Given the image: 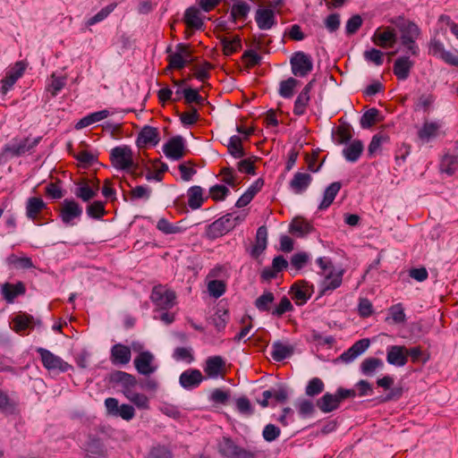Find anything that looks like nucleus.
Masks as SVG:
<instances>
[{
    "mask_svg": "<svg viewBox=\"0 0 458 458\" xmlns=\"http://www.w3.org/2000/svg\"><path fill=\"white\" fill-rule=\"evenodd\" d=\"M400 32V43L406 54L417 56L420 54V47L417 39L420 35V30L416 23L411 21L403 20L397 25Z\"/></svg>",
    "mask_w": 458,
    "mask_h": 458,
    "instance_id": "nucleus-1",
    "label": "nucleus"
},
{
    "mask_svg": "<svg viewBox=\"0 0 458 458\" xmlns=\"http://www.w3.org/2000/svg\"><path fill=\"white\" fill-rule=\"evenodd\" d=\"M316 262L325 276L322 282V293L338 288L343 281L344 270L335 269L329 258L320 257Z\"/></svg>",
    "mask_w": 458,
    "mask_h": 458,
    "instance_id": "nucleus-2",
    "label": "nucleus"
},
{
    "mask_svg": "<svg viewBox=\"0 0 458 458\" xmlns=\"http://www.w3.org/2000/svg\"><path fill=\"white\" fill-rule=\"evenodd\" d=\"M244 218V215H236L233 213L223 216L208 226L206 231L208 238L214 240L225 235L241 224Z\"/></svg>",
    "mask_w": 458,
    "mask_h": 458,
    "instance_id": "nucleus-3",
    "label": "nucleus"
},
{
    "mask_svg": "<svg viewBox=\"0 0 458 458\" xmlns=\"http://www.w3.org/2000/svg\"><path fill=\"white\" fill-rule=\"evenodd\" d=\"M217 448L224 458H257L259 454L256 449L241 447L230 437H223L217 444Z\"/></svg>",
    "mask_w": 458,
    "mask_h": 458,
    "instance_id": "nucleus-4",
    "label": "nucleus"
},
{
    "mask_svg": "<svg viewBox=\"0 0 458 458\" xmlns=\"http://www.w3.org/2000/svg\"><path fill=\"white\" fill-rule=\"evenodd\" d=\"M112 165L120 171H129L135 165L133 152L131 147L122 145L114 147L110 151Z\"/></svg>",
    "mask_w": 458,
    "mask_h": 458,
    "instance_id": "nucleus-5",
    "label": "nucleus"
},
{
    "mask_svg": "<svg viewBox=\"0 0 458 458\" xmlns=\"http://www.w3.org/2000/svg\"><path fill=\"white\" fill-rule=\"evenodd\" d=\"M37 352L40 355V360L44 368L48 371L64 373L73 369L72 365L64 361L61 357L54 354L46 348L38 347L37 349Z\"/></svg>",
    "mask_w": 458,
    "mask_h": 458,
    "instance_id": "nucleus-6",
    "label": "nucleus"
},
{
    "mask_svg": "<svg viewBox=\"0 0 458 458\" xmlns=\"http://www.w3.org/2000/svg\"><path fill=\"white\" fill-rule=\"evenodd\" d=\"M82 207L74 199H64L59 209V216L66 226H73L76 221L80 220L82 216Z\"/></svg>",
    "mask_w": 458,
    "mask_h": 458,
    "instance_id": "nucleus-7",
    "label": "nucleus"
},
{
    "mask_svg": "<svg viewBox=\"0 0 458 458\" xmlns=\"http://www.w3.org/2000/svg\"><path fill=\"white\" fill-rule=\"evenodd\" d=\"M152 301L161 310H170L176 304V293L165 285H157L153 288L151 296Z\"/></svg>",
    "mask_w": 458,
    "mask_h": 458,
    "instance_id": "nucleus-8",
    "label": "nucleus"
},
{
    "mask_svg": "<svg viewBox=\"0 0 458 458\" xmlns=\"http://www.w3.org/2000/svg\"><path fill=\"white\" fill-rule=\"evenodd\" d=\"M292 72L297 77H305L313 70V62L310 55L299 51L290 60Z\"/></svg>",
    "mask_w": 458,
    "mask_h": 458,
    "instance_id": "nucleus-9",
    "label": "nucleus"
},
{
    "mask_svg": "<svg viewBox=\"0 0 458 458\" xmlns=\"http://www.w3.org/2000/svg\"><path fill=\"white\" fill-rule=\"evenodd\" d=\"M397 33L391 26L377 28L372 38V42L382 48L393 47L397 42Z\"/></svg>",
    "mask_w": 458,
    "mask_h": 458,
    "instance_id": "nucleus-10",
    "label": "nucleus"
},
{
    "mask_svg": "<svg viewBox=\"0 0 458 458\" xmlns=\"http://www.w3.org/2000/svg\"><path fill=\"white\" fill-rule=\"evenodd\" d=\"M155 360L154 354L149 351H143L134 358L133 364L135 369L140 375L149 377L157 369V365L153 364Z\"/></svg>",
    "mask_w": 458,
    "mask_h": 458,
    "instance_id": "nucleus-11",
    "label": "nucleus"
},
{
    "mask_svg": "<svg viewBox=\"0 0 458 458\" xmlns=\"http://www.w3.org/2000/svg\"><path fill=\"white\" fill-rule=\"evenodd\" d=\"M188 322L195 330L205 335H213V329L211 327H213L216 333H221L225 330L227 324V320H225L224 317H207L205 325L196 323L191 318H190Z\"/></svg>",
    "mask_w": 458,
    "mask_h": 458,
    "instance_id": "nucleus-12",
    "label": "nucleus"
},
{
    "mask_svg": "<svg viewBox=\"0 0 458 458\" xmlns=\"http://www.w3.org/2000/svg\"><path fill=\"white\" fill-rule=\"evenodd\" d=\"M82 449L89 458H104L106 454V448L103 439L97 434H89Z\"/></svg>",
    "mask_w": 458,
    "mask_h": 458,
    "instance_id": "nucleus-13",
    "label": "nucleus"
},
{
    "mask_svg": "<svg viewBox=\"0 0 458 458\" xmlns=\"http://www.w3.org/2000/svg\"><path fill=\"white\" fill-rule=\"evenodd\" d=\"M429 54L443 60L447 64L458 67V55L446 50L444 44L437 38L430 40Z\"/></svg>",
    "mask_w": 458,
    "mask_h": 458,
    "instance_id": "nucleus-14",
    "label": "nucleus"
},
{
    "mask_svg": "<svg viewBox=\"0 0 458 458\" xmlns=\"http://www.w3.org/2000/svg\"><path fill=\"white\" fill-rule=\"evenodd\" d=\"M370 345L369 338H362L356 341L350 348L344 351L335 361H342L344 363H351L360 355L364 353Z\"/></svg>",
    "mask_w": 458,
    "mask_h": 458,
    "instance_id": "nucleus-15",
    "label": "nucleus"
},
{
    "mask_svg": "<svg viewBox=\"0 0 458 458\" xmlns=\"http://www.w3.org/2000/svg\"><path fill=\"white\" fill-rule=\"evenodd\" d=\"M205 377L198 369H188L181 373L179 377L180 386L188 391H191L199 386Z\"/></svg>",
    "mask_w": 458,
    "mask_h": 458,
    "instance_id": "nucleus-16",
    "label": "nucleus"
},
{
    "mask_svg": "<svg viewBox=\"0 0 458 458\" xmlns=\"http://www.w3.org/2000/svg\"><path fill=\"white\" fill-rule=\"evenodd\" d=\"M108 381L111 384H118L123 387V394L124 392H132L131 389L138 385V380L135 376L122 370H114L108 375Z\"/></svg>",
    "mask_w": 458,
    "mask_h": 458,
    "instance_id": "nucleus-17",
    "label": "nucleus"
},
{
    "mask_svg": "<svg viewBox=\"0 0 458 458\" xmlns=\"http://www.w3.org/2000/svg\"><path fill=\"white\" fill-rule=\"evenodd\" d=\"M386 361L395 367H403L408 361L407 348L404 345H388L386 347Z\"/></svg>",
    "mask_w": 458,
    "mask_h": 458,
    "instance_id": "nucleus-18",
    "label": "nucleus"
},
{
    "mask_svg": "<svg viewBox=\"0 0 458 458\" xmlns=\"http://www.w3.org/2000/svg\"><path fill=\"white\" fill-rule=\"evenodd\" d=\"M442 123L438 121H426L418 131V137L422 143H428L439 136Z\"/></svg>",
    "mask_w": 458,
    "mask_h": 458,
    "instance_id": "nucleus-19",
    "label": "nucleus"
},
{
    "mask_svg": "<svg viewBox=\"0 0 458 458\" xmlns=\"http://www.w3.org/2000/svg\"><path fill=\"white\" fill-rule=\"evenodd\" d=\"M165 155L172 160H179L184 154L183 140L181 136L172 138L163 147Z\"/></svg>",
    "mask_w": 458,
    "mask_h": 458,
    "instance_id": "nucleus-20",
    "label": "nucleus"
},
{
    "mask_svg": "<svg viewBox=\"0 0 458 458\" xmlns=\"http://www.w3.org/2000/svg\"><path fill=\"white\" fill-rule=\"evenodd\" d=\"M414 62L408 55L399 56L395 59L393 66V72L399 81H405L409 78Z\"/></svg>",
    "mask_w": 458,
    "mask_h": 458,
    "instance_id": "nucleus-21",
    "label": "nucleus"
},
{
    "mask_svg": "<svg viewBox=\"0 0 458 458\" xmlns=\"http://www.w3.org/2000/svg\"><path fill=\"white\" fill-rule=\"evenodd\" d=\"M341 403H342L336 392L334 394L327 392L316 401L317 408L324 413H329L336 411L340 407Z\"/></svg>",
    "mask_w": 458,
    "mask_h": 458,
    "instance_id": "nucleus-22",
    "label": "nucleus"
},
{
    "mask_svg": "<svg viewBox=\"0 0 458 458\" xmlns=\"http://www.w3.org/2000/svg\"><path fill=\"white\" fill-rule=\"evenodd\" d=\"M312 182L309 173L297 172L289 182L290 190L295 194H302L307 191Z\"/></svg>",
    "mask_w": 458,
    "mask_h": 458,
    "instance_id": "nucleus-23",
    "label": "nucleus"
},
{
    "mask_svg": "<svg viewBox=\"0 0 458 458\" xmlns=\"http://www.w3.org/2000/svg\"><path fill=\"white\" fill-rule=\"evenodd\" d=\"M47 208V203L39 197H30L27 199L25 209L28 219L36 223L41 212Z\"/></svg>",
    "mask_w": 458,
    "mask_h": 458,
    "instance_id": "nucleus-24",
    "label": "nucleus"
},
{
    "mask_svg": "<svg viewBox=\"0 0 458 458\" xmlns=\"http://www.w3.org/2000/svg\"><path fill=\"white\" fill-rule=\"evenodd\" d=\"M40 140V137H38L33 140L26 138L21 141H15L9 144L5 148V151L10 152L14 156H21L25 154L26 152L30 151L33 148H35L39 143Z\"/></svg>",
    "mask_w": 458,
    "mask_h": 458,
    "instance_id": "nucleus-25",
    "label": "nucleus"
},
{
    "mask_svg": "<svg viewBox=\"0 0 458 458\" xmlns=\"http://www.w3.org/2000/svg\"><path fill=\"white\" fill-rule=\"evenodd\" d=\"M131 352L130 347L116 344L111 348L110 360L114 365H126L130 362Z\"/></svg>",
    "mask_w": 458,
    "mask_h": 458,
    "instance_id": "nucleus-26",
    "label": "nucleus"
},
{
    "mask_svg": "<svg viewBox=\"0 0 458 458\" xmlns=\"http://www.w3.org/2000/svg\"><path fill=\"white\" fill-rule=\"evenodd\" d=\"M312 292V286L309 285L307 283H295L291 287L290 291L292 298L297 305L306 303L310 298Z\"/></svg>",
    "mask_w": 458,
    "mask_h": 458,
    "instance_id": "nucleus-27",
    "label": "nucleus"
},
{
    "mask_svg": "<svg viewBox=\"0 0 458 458\" xmlns=\"http://www.w3.org/2000/svg\"><path fill=\"white\" fill-rule=\"evenodd\" d=\"M255 21L259 29L270 30L276 23L275 12L268 8H259L255 14Z\"/></svg>",
    "mask_w": 458,
    "mask_h": 458,
    "instance_id": "nucleus-28",
    "label": "nucleus"
},
{
    "mask_svg": "<svg viewBox=\"0 0 458 458\" xmlns=\"http://www.w3.org/2000/svg\"><path fill=\"white\" fill-rule=\"evenodd\" d=\"M385 321L388 325L402 326V332L407 331L410 335L418 336L422 331L421 325L419 322L408 324L406 322V317H386Z\"/></svg>",
    "mask_w": 458,
    "mask_h": 458,
    "instance_id": "nucleus-29",
    "label": "nucleus"
},
{
    "mask_svg": "<svg viewBox=\"0 0 458 458\" xmlns=\"http://www.w3.org/2000/svg\"><path fill=\"white\" fill-rule=\"evenodd\" d=\"M250 9V5L247 2L242 0L236 1L231 6L229 20L233 23L244 21L247 20Z\"/></svg>",
    "mask_w": 458,
    "mask_h": 458,
    "instance_id": "nucleus-30",
    "label": "nucleus"
},
{
    "mask_svg": "<svg viewBox=\"0 0 458 458\" xmlns=\"http://www.w3.org/2000/svg\"><path fill=\"white\" fill-rule=\"evenodd\" d=\"M225 360L219 356H210L206 360L204 371L210 378H216L225 368Z\"/></svg>",
    "mask_w": 458,
    "mask_h": 458,
    "instance_id": "nucleus-31",
    "label": "nucleus"
},
{
    "mask_svg": "<svg viewBox=\"0 0 458 458\" xmlns=\"http://www.w3.org/2000/svg\"><path fill=\"white\" fill-rule=\"evenodd\" d=\"M25 292L26 287L22 282L16 284L4 283L1 287L2 295L8 302H13L16 297L24 294Z\"/></svg>",
    "mask_w": 458,
    "mask_h": 458,
    "instance_id": "nucleus-32",
    "label": "nucleus"
},
{
    "mask_svg": "<svg viewBox=\"0 0 458 458\" xmlns=\"http://www.w3.org/2000/svg\"><path fill=\"white\" fill-rule=\"evenodd\" d=\"M294 352L293 345H286L280 341H276L272 344V351L270 356L275 361L281 362L284 360L290 358Z\"/></svg>",
    "mask_w": 458,
    "mask_h": 458,
    "instance_id": "nucleus-33",
    "label": "nucleus"
},
{
    "mask_svg": "<svg viewBox=\"0 0 458 458\" xmlns=\"http://www.w3.org/2000/svg\"><path fill=\"white\" fill-rule=\"evenodd\" d=\"M341 187L342 184L340 182H334L326 188L323 194V199L318 205L319 210H325L331 206L339 191L341 190Z\"/></svg>",
    "mask_w": 458,
    "mask_h": 458,
    "instance_id": "nucleus-34",
    "label": "nucleus"
},
{
    "mask_svg": "<svg viewBox=\"0 0 458 458\" xmlns=\"http://www.w3.org/2000/svg\"><path fill=\"white\" fill-rule=\"evenodd\" d=\"M363 149L362 141L354 140L343 149V155L348 162L355 163L360 158Z\"/></svg>",
    "mask_w": 458,
    "mask_h": 458,
    "instance_id": "nucleus-35",
    "label": "nucleus"
},
{
    "mask_svg": "<svg viewBox=\"0 0 458 458\" xmlns=\"http://www.w3.org/2000/svg\"><path fill=\"white\" fill-rule=\"evenodd\" d=\"M110 115V112L106 109L98 111L91 113L83 118H81L80 121L77 122L75 124L76 130H81L85 127H88L95 123L100 122L106 118H107Z\"/></svg>",
    "mask_w": 458,
    "mask_h": 458,
    "instance_id": "nucleus-36",
    "label": "nucleus"
},
{
    "mask_svg": "<svg viewBox=\"0 0 458 458\" xmlns=\"http://www.w3.org/2000/svg\"><path fill=\"white\" fill-rule=\"evenodd\" d=\"M34 317H13L9 321L10 327L18 334H25L33 328Z\"/></svg>",
    "mask_w": 458,
    "mask_h": 458,
    "instance_id": "nucleus-37",
    "label": "nucleus"
},
{
    "mask_svg": "<svg viewBox=\"0 0 458 458\" xmlns=\"http://www.w3.org/2000/svg\"><path fill=\"white\" fill-rule=\"evenodd\" d=\"M159 141L158 131L151 126H145L139 134V145H157Z\"/></svg>",
    "mask_w": 458,
    "mask_h": 458,
    "instance_id": "nucleus-38",
    "label": "nucleus"
},
{
    "mask_svg": "<svg viewBox=\"0 0 458 458\" xmlns=\"http://www.w3.org/2000/svg\"><path fill=\"white\" fill-rule=\"evenodd\" d=\"M184 21L188 27L195 30H200L204 23L200 17L199 10L195 6H191L184 13Z\"/></svg>",
    "mask_w": 458,
    "mask_h": 458,
    "instance_id": "nucleus-39",
    "label": "nucleus"
},
{
    "mask_svg": "<svg viewBox=\"0 0 458 458\" xmlns=\"http://www.w3.org/2000/svg\"><path fill=\"white\" fill-rule=\"evenodd\" d=\"M186 45L178 44L176 46V52L168 55L169 67L173 69L181 70L186 64V60L183 55L186 53Z\"/></svg>",
    "mask_w": 458,
    "mask_h": 458,
    "instance_id": "nucleus-40",
    "label": "nucleus"
},
{
    "mask_svg": "<svg viewBox=\"0 0 458 458\" xmlns=\"http://www.w3.org/2000/svg\"><path fill=\"white\" fill-rule=\"evenodd\" d=\"M267 230L266 226H260L257 230L256 242L251 250V255L255 258L259 257L267 248Z\"/></svg>",
    "mask_w": 458,
    "mask_h": 458,
    "instance_id": "nucleus-41",
    "label": "nucleus"
},
{
    "mask_svg": "<svg viewBox=\"0 0 458 458\" xmlns=\"http://www.w3.org/2000/svg\"><path fill=\"white\" fill-rule=\"evenodd\" d=\"M188 205L191 209H198L201 207L203 198V189L200 186H191L188 191Z\"/></svg>",
    "mask_w": 458,
    "mask_h": 458,
    "instance_id": "nucleus-42",
    "label": "nucleus"
},
{
    "mask_svg": "<svg viewBox=\"0 0 458 458\" xmlns=\"http://www.w3.org/2000/svg\"><path fill=\"white\" fill-rule=\"evenodd\" d=\"M383 366L384 363L382 360L379 358L369 357L362 360L360 369L362 375L371 377L375 374L377 369L382 368Z\"/></svg>",
    "mask_w": 458,
    "mask_h": 458,
    "instance_id": "nucleus-43",
    "label": "nucleus"
},
{
    "mask_svg": "<svg viewBox=\"0 0 458 458\" xmlns=\"http://www.w3.org/2000/svg\"><path fill=\"white\" fill-rule=\"evenodd\" d=\"M299 84L300 81L293 77L282 81L279 84L278 94L284 98H291Z\"/></svg>",
    "mask_w": 458,
    "mask_h": 458,
    "instance_id": "nucleus-44",
    "label": "nucleus"
},
{
    "mask_svg": "<svg viewBox=\"0 0 458 458\" xmlns=\"http://www.w3.org/2000/svg\"><path fill=\"white\" fill-rule=\"evenodd\" d=\"M0 411L5 415H14L19 412L17 403L3 391H0Z\"/></svg>",
    "mask_w": 458,
    "mask_h": 458,
    "instance_id": "nucleus-45",
    "label": "nucleus"
},
{
    "mask_svg": "<svg viewBox=\"0 0 458 458\" xmlns=\"http://www.w3.org/2000/svg\"><path fill=\"white\" fill-rule=\"evenodd\" d=\"M66 77L56 76L53 73L47 85V91L51 94L52 97H55L65 86Z\"/></svg>",
    "mask_w": 458,
    "mask_h": 458,
    "instance_id": "nucleus-46",
    "label": "nucleus"
},
{
    "mask_svg": "<svg viewBox=\"0 0 458 458\" xmlns=\"http://www.w3.org/2000/svg\"><path fill=\"white\" fill-rule=\"evenodd\" d=\"M221 44L223 46V52L225 55H231L239 51L242 47V41L238 36H235L233 38L224 37L221 38Z\"/></svg>",
    "mask_w": 458,
    "mask_h": 458,
    "instance_id": "nucleus-47",
    "label": "nucleus"
},
{
    "mask_svg": "<svg viewBox=\"0 0 458 458\" xmlns=\"http://www.w3.org/2000/svg\"><path fill=\"white\" fill-rule=\"evenodd\" d=\"M440 169L443 173L452 175L458 171V157L455 155H445L440 164Z\"/></svg>",
    "mask_w": 458,
    "mask_h": 458,
    "instance_id": "nucleus-48",
    "label": "nucleus"
},
{
    "mask_svg": "<svg viewBox=\"0 0 458 458\" xmlns=\"http://www.w3.org/2000/svg\"><path fill=\"white\" fill-rule=\"evenodd\" d=\"M311 230L312 225L303 219H294L290 225V232L298 237L310 233Z\"/></svg>",
    "mask_w": 458,
    "mask_h": 458,
    "instance_id": "nucleus-49",
    "label": "nucleus"
},
{
    "mask_svg": "<svg viewBox=\"0 0 458 458\" xmlns=\"http://www.w3.org/2000/svg\"><path fill=\"white\" fill-rule=\"evenodd\" d=\"M325 389V384L319 377H312L310 379L305 387L307 396L314 397L321 394Z\"/></svg>",
    "mask_w": 458,
    "mask_h": 458,
    "instance_id": "nucleus-50",
    "label": "nucleus"
},
{
    "mask_svg": "<svg viewBox=\"0 0 458 458\" xmlns=\"http://www.w3.org/2000/svg\"><path fill=\"white\" fill-rule=\"evenodd\" d=\"M227 148L229 153L234 158H241L245 156V151L242 144V139L237 135L230 137L227 144Z\"/></svg>",
    "mask_w": 458,
    "mask_h": 458,
    "instance_id": "nucleus-51",
    "label": "nucleus"
},
{
    "mask_svg": "<svg viewBox=\"0 0 458 458\" xmlns=\"http://www.w3.org/2000/svg\"><path fill=\"white\" fill-rule=\"evenodd\" d=\"M172 357L177 361H185L189 364L194 360L191 347H176L173 352Z\"/></svg>",
    "mask_w": 458,
    "mask_h": 458,
    "instance_id": "nucleus-52",
    "label": "nucleus"
},
{
    "mask_svg": "<svg viewBox=\"0 0 458 458\" xmlns=\"http://www.w3.org/2000/svg\"><path fill=\"white\" fill-rule=\"evenodd\" d=\"M310 101V96L300 92L297 96L294 106H293V114L298 116H301L306 113L307 106Z\"/></svg>",
    "mask_w": 458,
    "mask_h": 458,
    "instance_id": "nucleus-53",
    "label": "nucleus"
},
{
    "mask_svg": "<svg viewBox=\"0 0 458 458\" xmlns=\"http://www.w3.org/2000/svg\"><path fill=\"white\" fill-rule=\"evenodd\" d=\"M124 396L133 403L139 409L148 410L149 408L148 398L140 393L124 392Z\"/></svg>",
    "mask_w": 458,
    "mask_h": 458,
    "instance_id": "nucleus-54",
    "label": "nucleus"
},
{
    "mask_svg": "<svg viewBox=\"0 0 458 458\" xmlns=\"http://www.w3.org/2000/svg\"><path fill=\"white\" fill-rule=\"evenodd\" d=\"M410 356L413 363L421 362L425 365L430 360L428 352H423L420 346H414L407 349V357Z\"/></svg>",
    "mask_w": 458,
    "mask_h": 458,
    "instance_id": "nucleus-55",
    "label": "nucleus"
},
{
    "mask_svg": "<svg viewBox=\"0 0 458 458\" xmlns=\"http://www.w3.org/2000/svg\"><path fill=\"white\" fill-rule=\"evenodd\" d=\"M182 95L186 104L195 103L199 106H203L206 103V98L200 96L199 90L196 89H184Z\"/></svg>",
    "mask_w": 458,
    "mask_h": 458,
    "instance_id": "nucleus-56",
    "label": "nucleus"
},
{
    "mask_svg": "<svg viewBox=\"0 0 458 458\" xmlns=\"http://www.w3.org/2000/svg\"><path fill=\"white\" fill-rule=\"evenodd\" d=\"M116 7L115 3H112L106 7L102 8L98 13H96L94 16L90 17L87 21L86 24L88 26H92L98 22H100L104 21Z\"/></svg>",
    "mask_w": 458,
    "mask_h": 458,
    "instance_id": "nucleus-57",
    "label": "nucleus"
},
{
    "mask_svg": "<svg viewBox=\"0 0 458 458\" xmlns=\"http://www.w3.org/2000/svg\"><path fill=\"white\" fill-rule=\"evenodd\" d=\"M274 299V294L272 293H264L255 301V306L259 311L267 312L270 310Z\"/></svg>",
    "mask_w": 458,
    "mask_h": 458,
    "instance_id": "nucleus-58",
    "label": "nucleus"
},
{
    "mask_svg": "<svg viewBox=\"0 0 458 458\" xmlns=\"http://www.w3.org/2000/svg\"><path fill=\"white\" fill-rule=\"evenodd\" d=\"M388 140L389 137L386 134L377 133L374 135L368 148L369 155L374 156L380 149V147Z\"/></svg>",
    "mask_w": 458,
    "mask_h": 458,
    "instance_id": "nucleus-59",
    "label": "nucleus"
},
{
    "mask_svg": "<svg viewBox=\"0 0 458 458\" xmlns=\"http://www.w3.org/2000/svg\"><path fill=\"white\" fill-rule=\"evenodd\" d=\"M378 115L379 111L377 108H370L366 111L360 118L361 128H370L377 122Z\"/></svg>",
    "mask_w": 458,
    "mask_h": 458,
    "instance_id": "nucleus-60",
    "label": "nucleus"
},
{
    "mask_svg": "<svg viewBox=\"0 0 458 458\" xmlns=\"http://www.w3.org/2000/svg\"><path fill=\"white\" fill-rule=\"evenodd\" d=\"M316 403L309 399L301 400L298 403V412L301 418H308L314 414Z\"/></svg>",
    "mask_w": 458,
    "mask_h": 458,
    "instance_id": "nucleus-61",
    "label": "nucleus"
},
{
    "mask_svg": "<svg viewBox=\"0 0 458 458\" xmlns=\"http://www.w3.org/2000/svg\"><path fill=\"white\" fill-rule=\"evenodd\" d=\"M275 388L274 399L278 403H285L289 399L290 388L285 383L276 384Z\"/></svg>",
    "mask_w": 458,
    "mask_h": 458,
    "instance_id": "nucleus-62",
    "label": "nucleus"
},
{
    "mask_svg": "<svg viewBox=\"0 0 458 458\" xmlns=\"http://www.w3.org/2000/svg\"><path fill=\"white\" fill-rule=\"evenodd\" d=\"M157 228L165 234H175L182 232L180 226L170 223L164 217L157 221Z\"/></svg>",
    "mask_w": 458,
    "mask_h": 458,
    "instance_id": "nucleus-63",
    "label": "nucleus"
},
{
    "mask_svg": "<svg viewBox=\"0 0 458 458\" xmlns=\"http://www.w3.org/2000/svg\"><path fill=\"white\" fill-rule=\"evenodd\" d=\"M147 458H173V454L165 446L157 445L150 449Z\"/></svg>",
    "mask_w": 458,
    "mask_h": 458,
    "instance_id": "nucleus-64",
    "label": "nucleus"
}]
</instances>
